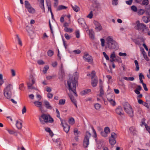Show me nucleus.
<instances>
[{
	"label": "nucleus",
	"instance_id": "12",
	"mask_svg": "<svg viewBox=\"0 0 150 150\" xmlns=\"http://www.w3.org/2000/svg\"><path fill=\"white\" fill-rule=\"evenodd\" d=\"M91 79V83L93 87H95L97 84L98 81L97 79L95 77V74L92 75Z\"/></svg>",
	"mask_w": 150,
	"mask_h": 150
},
{
	"label": "nucleus",
	"instance_id": "18",
	"mask_svg": "<svg viewBox=\"0 0 150 150\" xmlns=\"http://www.w3.org/2000/svg\"><path fill=\"white\" fill-rule=\"evenodd\" d=\"M16 126L18 129H21L22 127V123L20 121H17Z\"/></svg>",
	"mask_w": 150,
	"mask_h": 150
},
{
	"label": "nucleus",
	"instance_id": "46",
	"mask_svg": "<svg viewBox=\"0 0 150 150\" xmlns=\"http://www.w3.org/2000/svg\"><path fill=\"white\" fill-rule=\"evenodd\" d=\"M111 137L109 138V142L110 144L111 145H112V133L111 134Z\"/></svg>",
	"mask_w": 150,
	"mask_h": 150
},
{
	"label": "nucleus",
	"instance_id": "63",
	"mask_svg": "<svg viewBox=\"0 0 150 150\" xmlns=\"http://www.w3.org/2000/svg\"><path fill=\"white\" fill-rule=\"evenodd\" d=\"M47 97L49 98H52L53 97V94L51 93H48L47 94Z\"/></svg>",
	"mask_w": 150,
	"mask_h": 150
},
{
	"label": "nucleus",
	"instance_id": "34",
	"mask_svg": "<svg viewBox=\"0 0 150 150\" xmlns=\"http://www.w3.org/2000/svg\"><path fill=\"white\" fill-rule=\"evenodd\" d=\"M41 5L40 6V7L42 9H45L44 5V0H40Z\"/></svg>",
	"mask_w": 150,
	"mask_h": 150
},
{
	"label": "nucleus",
	"instance_id": "2",
	"mask_svg": "<svg viewBox=\"0 0 150 150\" xmlns=\"http://www.w3.org/2000/svg\"><path fill=\"white\" fill-rule=\"evenodd\" d=\"M136 23L137 25L135 27L136 29L138 30L144 34H145L148 31V28L146 27L144 24L140 23L139 21H137Z\"/></svg>",
	"mask_w": 150,
	"mask_h": 150
},
{
	"label": "nucleus",
	"instance_id": "54",
	"mask_svg": "<svg viewBox=\"0 0 150 150\" xmlns=\"http://www.w3.org/2000/svg\"><path fill=\"white\" fill-rule=\"evenodd\" d=\"M64 35L65 38L67 40H69L71 38L70 36H69L67 33H65Z\"/></svg>",
	"mask_w": 150,
	"mask_h": 150
},
{
	"label": "nucleus",
	"instance_id": "24",
	"mask_svg": "<svg viewBox=\"0 0 150 150\" xmlns=\"http://www.w3.org/2000/svg\"><path fill=\"white\" fill-rule=\"evenodd\" d=\"M134 63L136 67L135 70L136 71H138L139 69V65L138 62L137 60H135L134 61Z\"/></svg>",
	"mask_w": 150,
	"mask_h": 150
},
{
	"label": "nucleus",
	"instance_id": "33",
	"mask_svg": "<svg viewBox=\"0 0 150 150\" xmlns=\"http://www.w3.org/2000/svg\"><path fill=\"white\" fill-rule=\"evenodd\" d=\"M94 32L92 31L89 30V35L90 38L92 39H94Z\"/></svg>",
	"mask_w": 150,
	"mask_h": 150
},
{
	"label": "nucleus",
	"instance_id": "15",
	"mask_svg": "<svg viewBox=\"0 0 150 150\" xmlns=\"http://www.w3.org/2000/svg\"><path fill=\"white\" fill-rule=\"evenodd\" d=\"M45 106L46 108L50 110L52 109V107L50 105L49 103L47 101L45 100L44 101Z\"/></svg>",
	"mask_w": 150,
	"mask_h": 150
},
{
	"label": "nucleus",
	"instance_id": "36",
	"mask_svg": "<svg viewBox=\"0 0 150 150\" xmlns=\"http://www.w3.org/2000/svg\"><path fill=\"white\" fill-rule=\"evenodd\" d=\"M71 6L74 10L76 12L78 11L79 9V8L76 6H73L71 5Z\"/></svg>",
	"mask_w": 150,
	"mask_h": 150
},
{
	"label": "nucleus",
	"instance_id": "23",
	"mask_svg": "<svg viewBox=\"0 0 150 150\" xmlns=\"http://www.w3.org/2000/svg\"><path fill=\"white\" fill-rule=\"evenodd\" d=\"M111 95L109 94H108L107 96V98L108 100L110 102V104L112 105V99L111 98H110Z\"/></svg>",
	"mask_w": 150,
	"mask_h": 150
},
{
	"label": "nucleus",
	"instance_id": "40",
	"mask_svg": "<svg viewBox=\"0 0 150 150\" xmlns=\"http://www.w3.org/2000/svg\"><path fill=\"white\" fill-rule=\"evenodd\" d=\"M129 130L131 132L135 133L136 131V129L134 127H131L129 128Z\"/></svg>",
	"mask_w": 150,
	"mask_h": 150
},
{
	"label": "nucleus",
	"instance_id": "29",
	"mask_svg": "<svg viewBox=\"0 0 150 150\" xmlns=\"http://www.w3.org/2000/svg\"><path fill=\"white\" fill-rule=\"evenodd\" d=\"M74 133L75 137H79V134H81V132L80 131L78 130H74Z\"/></svg>",
	"mask_w": 150,
	"mask_h": 150
},
{
	"label": "nucleus",
	"instance_id": "13",
	"mask_svg": "<svg viewBox=\"0 0 150 150\" xmlns=\"http://www.w3.org/2000/svg\"><path fill=\"white\" fill-rule=\"evenodd\" d=\"M94 23L95 24L96 27L95 29L97 31H100L102 29V27L98 22L96 21H94Z\"/></svg>",
	"mask_w": 150,
	"mask_h": 150
},
{
	"label": "nucleus",
	"instance_id": "43",
	"mask_svg": "<svg viewBox=\"0 0 150 150\" xmlns=\"http://www.w3.org/2000/svg\"><path fill=\"white\" fill-rule=\"evenodd\" d=\"M131 9L134 12H137V7L133 5L131 7Z\"/></svg>",
	"mask_w": 150,
	"mask_h": 150
},
{
	"label": "nucleus",
	"instance_id": "3",
	"mask_svg": "<svg viewBox=\"0 0 150 150\" xmlns=\"http://www.w3.org/2000/svg\"><path fill=\"white\" fill-rule=\"evenodd\" d=\"M13 89L12 85L9 84L4 88V94L5 97L7 99H9L11 97V91Z\"/></svg>",
	"mask_w": 150,
	"mask_h": 150
},
{
	"label": "nucleus",
	"instance_id": "17",
	"mask_svg": "<svg viewBox=\"0 0 150 150\" xmlns=\"http://www.w3.org/2000/svg\"><path fill=\"white\" fill-rule=\"evenodd\" d=\"M103 86L102 85H100V94H99V96L101 97L102 99H103V95H104V91L103 89Z\"/></svg>",
	"mask_w": 150,
	"mask_h": 150
},
{
	"label": "nucleus",
	"instance_id": "10",
	"mask_svg": "<svg viewBox=\"0 0 150 150\" xmlns=\"http://www.w3.org/2000/svg\"><path fill=\"white\" fill-rule=\"evenodd\" d=\"M61 125L63 127L64 131L66 133H67L69 130L70 126L67 124L65 120L63 121V124H61Z\"/></svg>",
	"mask_w": 150,
	"mask_h": 150
},
{
	"label": "nucleus",
	"instance_id": "22",
	"mask_svg": "<svg viewBox=\"0 0 150 150\" xmlns=\"http://www.w3.org/2000/svg\"><path fill=\"white\" fill-rule=\"evenodd\" d=\"M45 130L50 134V136L52 137L53 135V134L50 128L49 127H46L45 128Z\"/></svg>",
	"mask_w": 150,
	"mask_h": 150
},
{
	"label": "nucleus",
	"instance_id": "47",
	"mask_svg": "<svg viewBox=\"0 0 150 150\" xmlns=\"http://www.w3.org/2000/svg\"><path fill=\"white\" fill-rule=\"evenodd\" d=\"M78 22L81 25L84 23H85L83 19H79L78 20Z\"/></svg>",
	"mask_w": 150,
	"mask_h": 150
},
{
	"label": "nucleus",
	"instance_id": "41",
	"mask_svg": "<svg viewBox=\"0 0 150 150\" xmlns=\"http://www.w3.org/2000/svg\"><path fill=\"white\" fill-rule=\"evenodd\" d=\"M94 107L96 110H98L101 107V105L98 103H96L94 105Z\"/></svg>",
	"mask_w": 150,
	"mask_h": 150
},
{
	"label": "nucleus",
	"instance_id": "55",
	"mask_svg": "<svg viewBox=\"0 0 150 150\" xmlns=\"http://www.w3.org/2000/svg\"><path fill=\"white\" fill-rule=\"evenodd\" d=\"M93 13L92 11H91L89 14L88 15L87 17L90 18H91L93 17Z\"/></svg>",
	"mask_w": 150,
	"mask_h": 150
},
{
	"label": "nucleus",
	"instance_id": "61",
	"mask_svg": "<svg viewBox=\"0 0 150 150\" xmlns=\"http://www.w3.org/2000/svg\"><path fill=\"white\" fill-rule=\"evenodd\" d=\"M26 111V109L25 106H24L23 109L22 110V113L23 114H24L25 113Z\"/></svg>",
	"mask_w": 150,
	"mask_h": 150
},
{
	"label": "nucleus",
	"instance_id": "25",
	"mask_svg": "<svg viewBox=\"0 0 150 150\" xmlns=\"http://www.w3.org/2000/svg\"><path fill=\"white\" fill-rule=\"evenodd\" d=\"M119 47L117 43L115 41L113 40V49L117 50Z\"/></svg>",
	"mask_w": 150,
	"mask_h": 150
},
{
	"label": "nucleus",
	"instance_id": "39",
	"mask_svg": "<svg viewBox=\"0 0 150 150\" xmlns=\"http://www.w3.org/2000/svg\"><path fill=\"white\" fill-rule=\"evenodd\" d=\"M117 137V135L114 133H113V145L116 143L115 140L114 139Z\"/></svg>",
	"mask_w": 150,
	"mask_h": 150
},
{
	"label": "nucleus",
	"instance_id": "14",
	"mask_svg": "<svg viewBox=\"0 0 150 150\" xmlns=\"http://www.w3.org/2000/svg\"><path fill=\"white\" fill-rule=\"evenodd\" d=\"M116 113L120 115H123V111L121 106H118L116 109Z\"/></svg>",
	"mask_w": 150,
	"mask_h": 150
},
{
	"label": "nucleus",
	"instance_id": "38",
	"mask_svg": "<svg viewBox=\"0 0 150 150\" xmlns=\"http://www.w3.org/2000/svg\"><path fill=\"white\" fill-rule=\"evenodd\" d=\"M65 103V100L64 99H60L59 101V104L60 105H63Z\"/></svg>",
	"mask_w": 150,
	"mask_h": 150
},
{
	"label": "nucleus",
	"instance_id": "20",
	"mask_svg": "<svg viewBox=\"0 0 150 150\" xmlns=\"http://www.w3.org/2000/svg\"><path fill=\"white\" fill-rule=\"evenodd\" d=\"M56 111L57 114V117L59 118L61 122V124H63V120L60 117V113L57 108H56Z\"/></svg>",
	"mask_w": 150,
	"mask_h": 150
},
{
	"label": "nucleus",
	"instance_id": "9",
	"mask_svg": "<svg viewBox=\"0 0 150 150\" xmlns=\"http://www.w3.org/2000/svg\"><path fill=\"white\" fill-rule=\"evenodd\" d=\"M83 59L85 62H88L89 64H92L93 63V59L92 57L87 54L83 56Z\"/></svg>",
	"mask_w": 150,
	"mask_h": 150
},
{
	"label": "nucleus",
	"instance_id": "32",
	"mask_svg": "<svg viewBox=\"0 0 150 150\" xmlns=\"http://www.w3.org/2000/svg\"><path fill=\"white\" fill-rule=\"evenodd\" d=\"M64 30L66 32L71 33L73 31V29L72 28L68 27L65 28Z\"/></svg>",
	"mask_w": 150,
	"mask_h": 150
},
{
	"label": "nucleus",
	"instance_id": "16",
	"mask_svg": "<svg viewBox=\"0 0 150 150\" xmlns=\"http://www.w3.org/2000/svg\"><path fill=\"white\" fill-rule=\"evenodd\" d=\"M143 21L146 23H147L150 21V16L147 17L144 16L142 18Z\"/></svg>",
	"mask_w": 150,
	"mask_h": 150
},
{
	"label": "nucleus",
	"instance_id": "57",
	"mask_svg": "<svg viewBox=\"0 0 150 150\" xmlns=\"http://www.w3.org/2000/svg\"><path fill=\"white\" fill-rule=\"evenodd\" d=\"M146 130L150 134V127L147 125H146L145 127Z\"/></svg>",
	"mask_w": 150,
	"mask_h": 150
},
{
	"label": "nucleus",
	"instance_id": "64",
	"mask_svg": "<svg viewBox=\"0 0 150 150\" xmlns=\"http://www.w3.org/2000/svg\"><path fill=\"white\" fill-rule=\"evenodd\" d=\"M142 85H143V86L144 88V90L145 91H147L148 89V88H147L146 86V84L144 83H143V84Z\"/></svg>",
	"mask_w": 150,
	"mask_h": 150
},
{
	"label": "nucleus",
	"instance_id": "56",
	"mask_svg": "<svg viewBox=\"0 0 150 150\" xmlns=\"http://www.w3.org/2000/svg\"><path fill=\"white\" fill-rule=\"evenodd\" d=\"M19 88L21 90H23L24 88V85L23 83H21L20 85L19 86Z\"/></svg>",
	"mask_w": 150,
	"mask_h": 150
},
{
	"label": "nucleus",
	"instance_id": "6",
	"mask_svg": "<svg viewBox=\"0 0 150 150\" xmlns=\"http://www.w3.org/2000/svg\"><path fill=\"white\" fill-rule=\"evenodd\" d=\"M29 82L27 83V86L29 89H34L35 88L34 87L33 85L35 83V78L32 75L30 76V78L29 79Z\"/></svg>",
	"mask_w": 150,
	"mask_h": 150
},
{
	"label": "nucleus",
	"instance_id": "35",
	"mask_svg": "<svg viewBox=\"0 0 150 150\" xmlns=\"http://www.w3.org/2000/svg\"><path fill=\"white\" fill-rule=\"evenodd\" d=\"M145 12V11L144 9H140L138 10L137 13L139 15H143Z\"/></svg>",
	"mask_w": 150,
	"mask_h": 150
},
{
	"label": "nucleus",
	"instance_id": "59",
	"mask_svg": "<svg viewBox=\"0 0 150 150\" xmlns=\"http://www.w3.org/2000/svg\"><path fill=\"white\" fill-rule=\"evenodd\" d=\"M132 0H129V1H126V3L127 4L130 5L132 4Z\"/></svg>",
	"mask_w": 150,
	"mask_h": 150
},
{
	"label": "nucleus",
	"instance_id": "19",
	"mask_svg": "<svg viewBox=\"0 0 150 150\" xmlns=\"http://www.w3.org/2000/svg\"><path fill=\"white\" fill-rule=\"evenodd\" d=\"M91 92V90L90 89H86L83 91H82L81 92V94L82 95H84L85 94H87Z\"/></svg>",
	"mask_w": 150,
	"mask_h": 150
},
{
	"label": "nucleus",
	"instance_id": "45",
	"mask_svg": "<svg viewBox=\"0 0 150 150\" xmlns=\"http://www.w3.org/2000/svg\"><path fill=\"white\" fill-rule=\"evenodd\" d=\"M75 35L76 37L77 38H79L80 37V33L79 30H77L75 31Z\"/></svg>",
	"mask_w": 150,
	"mask_h": 150
},
{
	"label": "nucleus",
	"instance_id": "1",
	"mask_svg": "<svg viewBox=\"0 0 150 150\" xmlns=\"http://www.w3.org/2000/svg\"><path fill=\"white\" fill-rule=\"evenodd\" d=\"M78 78V76L76 74L73 75L72 79L69 80L67 81L68 89L69 91L72 92L76 96H77L76 88V85L77 84Z\"/></svg>",
	"mask_w": 150,
	"mask_h": 150
},
{
	"label": "nucleus",
	"instance_id": "28",
	"mask_svg": "<svg viewBox=\"0 0 150 150\" xmlns=\"http://www.w3.org/2000/svg\"><path fill=\"white\" fill-rule=\"evenodd\" d=\"M35 105L37 107H39L42 105V102L38 101H35L34 102Z\"/></svg>",
	"mask_w": 150,
	"mask_h": 150
},
{
	"label": "nucleus",
	"instance_id": "37",
	"mask_svg": "<svg viewBox=\"0 0 150 150\" xmlns=\"http://www.w3.org/2000/svg\"><path fill=\"white\" fill-rule=\"evenodd\" d=\"M49 68V67L48 65H46L43 68V72L44 74H45L47 73V71L48 70Z\"/></svg>",
	"mask_w": 150,
	"mask_h": 150
},
{
	"label": "nucleus",
	"instance_id": "26",
	"mask_svg": "<svg viewBox=\"0 0 150 150\" xmlns=\"http://www.w3.org/2000/svg\"><path fill=\"white\" fill-rule=\"evenodd\" d=\"M68 122L70 125H73L75 123L74 119L73 117L70 118L68 120Z\"/></svg>",
	"mask_w": 150,
	"mask_h": 150
},
{
	"label": "nucleus",
	"instance_id": "58",
	"mask_svg": "<svg viewBox=\"0 0 150 150\" xmlns=\"http://www.w3.org/2000/svg\"><path fill=\"white\" fill-rule=\"evenodd\" d=\"M38 63L39 64L42 65L44 64L45 62L42 60H39L38 61Z\"/></svg>",
	"mask_w": 150,
	"mask_h": 150
},
{
	"label": "nucleus",
	"instance_id": "5",
	"mask_svg": "<svg viewBox=\"0 0 150 150\" xmlns=\"http://www.w3.org/2000/svg\"><path fill=\"white\" fill-rule=\"evenodd\" d=\"M91 136L90 133L89 132H86L83 143V146L85 148H87L89 144V138Z\"/></svg>",
	"mask_w": 150,
	"mask_h": 150
},
{
	"label": "nucleus",
	"instance_id": "50",
	"mask_svg": "<svg viewBox=\"0 0 150 150\" xmlns=\"http://www.w3.org/2000/svg\"><path fill=\"white\" fill-rule=\"evenodd\" d=\"M101 135L103 137H106L107 136V134L105 133L104 131H102L100 132Z\"/></svg>",
	"mask_w": 150,
	"mask_h": 150
},
{
	"label": "nucleus",
	"instance_id": "49",
	"mask_svg": "<svg viewBox=\"0 0 150 150\" xmlns=\"http://www.w3.org/2000/svg\"><path fill=\"white\" fill-rule=\"evenodd\" d=\"M6 130L10 134H14L15 133V132L12 130L9 129H6Z\"/></svg>",
	"mask_w": 150,
	"mask_h": 150
},
{
	"label": "nucleus",
	"instance_id": "31",
	"mask_svg": "<svg viewBox=\"0 0 150 150\" xmlns=\"http://www.w3.org/2000/svg\"><path fill=\"white\" fill-rule=\"evenodd\" d=\"M104 131L107 134L110 133V130L108 127H105L104 129Z\"/></svg>",
	"mask_w": 150,
	"mask_h": 150
},
{
	"label": "nucleus",
	"instance_id": "8",
	"mask_svg": "<svg viewBox=\"0 0 150 150\" xmlns=\"http://www.w3.org/2000/svg\"><path fill=\"white\" fill-rule=\"evenodd\" d=\"M41 117L46 122L52 123L54 121L53 119L49 115L43 114L41 115Z\"/></svg>",
	"mask_w": 150,
	"mask_h": 150
},
{
	"label": "nucleus",
	"instance_id": "30",
	"mask_svg": "<svg viewBox=\"0 0 150 150\" xmlns=\"http://www.w3.org/2000/svg\"><path fill=\"white\" fill-rule=\"evenodd\" d=\"M16 36L18 39V44L20 45V46H21L22 45V43L21 39L19 37L18 35H16Z\"/></svg>",
	"mask_w": 150,
	"mask_h": 150
},
{
	"label": "nucleus",
	"instance_id": "21",
	"mask_svg": "<svg viewBox=\"0 0 150 150\" xmlns=\"http://www.w3.org/2000/svg\"><path fill=\"white\" fill-rule=\"evenodd\" d=\"M69 96L71 99V101L74 103L77 102L76 99L74 98V97L71 94H69Z\"/></svg>",
	"mask_w": 150,
	"mask_h": 150
},
{
	"label": "nucleus",
	"instance_id": "11",
	"mask_svg": "<svg viewBox=\"0 0 150 150\" xmlns=\"http://www.w3.org/2000/svg\"><path fill=\"white\" fill-rule=\"evenodd\" d=\"M106 43L109 48H111L112 45V38L110 36L107 38L106 40Z\"/></svg>",
	"mask_w": 150,
	"mask_h": 150
},
{
	"label": "nucleus",
	"instance_id": "48",
	"mask_svg": "<svg viewBox=\"0 0 150 150\" xmlns=\"http://www.w3.org/2000/svg\"><path fill=\"white\" fill-rule=\"evenodd\" d=\"M149 4L148 0H143L142 2V4L143 5H147Z\"/></svg>",
	"mask_w": 150,
	"mask_h": 150
},
{
	"label": "nucleus",
	"instance_id": "60",
	"mask_svg": "<svg viewBox=\"0 0 150 150\" xmlns=\"http://www.w3.org/2000/svg\"><path fill=\"white\" fill-rule=\"evenodd\" d=\"M47 6L48 8V11H50L51 13H52V11L51 8V6L50 4H47Z\"/></svg>",
	"mask_w": 150,
	"mask_h": 150
},
{
	"label": "nucleus",
	"instance_id": "62",
	"mask_svg": "<svg viewBox=\"0 0 150 150\" xmlns=\"http://www.w3.org/2000/svg\"><path fill=\"white\" fill-rule=\"evenodd\" d=\"M119 55L120 56H127V54L125 53H122V52H120L119 53Z\"/></svg>",
	"mask_w": 150,
	"mask_h": 150
},
{
	"label": "nucleus",
	"instance_id": "7",
	"mask_svg": "<svg viewBox=\"0 0 150 150\" xmlns=\"http://www.w3.org/2000/svg\"><path fill=\"white\" fill-rule=\"evenodd\" d=\"M25 8L30 13H33L35 12V10L32 7L28 1L26 0L25 1Z\"/></svg>",
	"mask_w": 150,
	"mask_h": 150
},
{
	"label": "nucleus",
	"instance_id": "4",
	"mask_svg": "<svg viewBox=\"0 0 150 150\" xmlns=\"http://www.w3.org/2000/svg\"><path fill=\"white\" fill-rule=\"evenodd\" d=\"M124 109L125 112L131 117L133 116V110L130 105L128 103L126 104L125 105Z\"/></svg>",
	"mask_w": 150,
	"mask_h": 150
},
{
	"label": "nucleus",
	"instance_id": "51",
	"mask_svg": "<svg viewBox=\"0 0 150 150\" xmlns=\"http://www.w3.org/2000/svg\"><path fill=\"white\" fill-rule=\"evenodd\" d=\"M100 41L101 42V45L102 47H103L105 46V40L104 39L101 38L100 39Z\"/></svg>",
	"mask_w": 150,
	"mask_h": 150
},
{
	"label": "nucleus",
	"instance_id": "27",
	"mask_svg": "<svg viewBox=\"0 0 150 150\" xmlns=\"http://www.w3.org/2000/svg\"><path fill=\"white\" fill-rule=\"evenodd\" d=\"M47 54L49 57H51L54 54V52L52 50H49L47 52Z\"/></svg>",
	"mask_w": 150,
	"mask_h": 150
},
{
	"label": "nucleus",
	"instance_id": "44",
	"mask_svg": "<svg viewBox=\"0 0 150 150\" xmlns=\"http://www.w3.org/2000/svg\"><path fill=\"white\" fill-rule=\"evenodd\" d=\"M55 75H53L52 76H47L46 79L47 80H49L53 79L54 78L55 76Z\"/></svg>",
	"mask_w": 150,
	"mask_h": 150
},
{
	"label": "nucleus",
	"instance_id": "53",
	"mask_svg": "<svg viewBox=\"0 0 150 150\" xmlns=\"http://www.w3.org/2000/svg\"><path fill=\"white\" fill-rule=\"evenodd\" d=\"M103 54L105 58L107 60H109V58L108 55L106 54L105 52H103Z\"/></svg>",
	"mask_w": 150,
	"mask_h": 150
},
{
	"label": "nucleus",
	"instance_id": "52",
	"mask_svg": "<svg viewBox=\"0 0 150 150\" xmlns=\"http://www.w3.org/2000/svg\"><path fill=\"white\" fill-rule=\"evenodd\" d=\"M11 73L12 76H16V72L13 69H11Z\"/></svg>",
	"mask_w": 150,
	"mask_h": 150
},
{
	"label": "nucleus",
	"instance_id": "42",
	"mask_svg": "<svg viewBox=\"0 0 150 150\" xmlns=\"http://www.w3.org/2000/svg\"><path fill=\"white\" fill-rule=\"evenodd\" d=\"M67 8V7L66 6L63 5H61L59 6L58 8V10H60L62 9H66Z\"/></svg>",
	"mask_w": 150,
	"mask_h": 150
}]
</instances>
